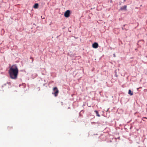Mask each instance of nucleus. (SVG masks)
<instances>
[{
	"label": "nucleus",
	"instance_id": "obj_1",
	"mask_svg": "<svg viewBox=\"0 0 147 147\" xmlns=\"http://www.w3.org/2000/svg\"><path fill=\"white\" fill-rule=\"evenodd\" d=\"M18 69L16 65H14L9 67V73L10 78L13 79H16L18 74Z\"/></svg>",
	"mask_w": 147,
	"mask_h": 147
},
{
	"label": "nucleus",
	"instance_id": "obj_2",
	"mask_svg": "<svg viewBox=\"0 0 147 147\" xmlns=\"http://www.w3.org/2000/svg\"><path fill=\"white\" fill-rule=\"evenodd\" d=\"M53 90L54 91H55L54 93L53 94L55 95V96L56 97L57 96L58 94L59 93V91L58 90V89L57 87H55L53 88Z\"/></svg>",
	"mask_w": 147,
	"mask_h": 147
},
{
	"label": "nucleus",
	"instance_id": "obj_3",
	"mask_svg": "<svg viewBox=\"0 0 147 147\" xmlns=\"http://www.w3.org/2000/svg\"><path fill=\"white\" fill-rule=\"evenodd\" d=\"M70 11L69 10L66 11L64 13V16L66 18H68L70 16Z\"/></svg>",
	"mask_w": 147,
	"mask_h": 147
},
{
	"label": "nucleus",
	"instance_id": "obj_4",
	"mask_svg": "<svg viewBox=\"0 0 147 147\" xmlns=\"http://www.w3.org/2000/svg\"><path fill=\"white\" fill-rule=\"evenodd\" d=\"M92 46L94 48L96 49L98 47V45L97 42H94L92 44Z\"/></svg>",
	"mask_w": 147,
	"mask_h": 147
},
{
	"label": "nucleus",
	"instance_id": "obj_5",
	"mask_svg": "<svg viewBox=\"0 0 147 147\" xmlns=\"http://www.w3.org/2000/svg\"><path fill=\"white\" fill-rule=\"evenodd\" d=\"M38 3H36L35 4L34 6L33 7L35 9L38 8Z\"/></svg>",
	"mask_w": 147,
	"mask_h": 147
},
{
	"label": "nucleus",
	"instance_id": "obj_6",
	"mask_svg": "<svg viewBox=\"0 0 147 147\" xmlns=\"http://www.w3.org/2000/svg\"><path fill=\"white\" fill-rule=\"evenodd\" d=\"M127 6L126 5H124L121 8V10H126Z\"/></svg>",
	"mask_w": 147,
	"mask_h": 147
},
{
	"label": "nucleus",
	"instance_id": "obj_7",
	"mask_svg": "<svg viewBox=\"0 0 147 147\" xmlns=\"http://www.w3.org/2000/svg\"><path fill=\"white\" fill-rule=\"evenodd\" d=\"M128 94L130 95L131 96L133 95V92H132L130 90H129Z\"/></svg>",
	"mask_w": 147,
	"mask_h": 147
},
{
	"label": "nucleus",
	"instance_id": "obj_8",
	"mask_svg": "<svg viewBox=\"0 0 147 147\" xmlns=\"http://www.w3.org/2000/svg\"><path fill=\"white\" fill-rule=\"evenodd\" d=\"M94 112H95L97 116L98 117H100V115L98 113L97 111L96 110H95V111H94Z\"/></svg>",
	"mask_w": 147,
	"mask_h": 147
},
{
	"label": "nucleus",
	"instance_id": "obj_9",
	"mask_svg": "<svg viewBox=\"0 0 147 147\" xmlns=\"http://www.w3.org/2000/svg\"><path fill=\"white\" fill-rule=\"evenodd\" d=\"M11 128H12V127H8V129H9H9H10Z\"/></svg>",
	"mask_w": 147,
	"mask_h": 147
},
{
	"label": "nucleus",
	"instance_id": "obj_10",
	"mask_svg": "<svg viewBox=\"0 0 147 147\" xmlns=\"http://www.w3.org/2000/svg\"><path fill=\"white\" fill-rule=\"evenodd\" d=\"M142 88V87H140V88H137V90H138H138H139V89L140 88Z\"/></svg>",
	"mask_w": 147,
	"mask_h": 147
},
{
	"label": "nucleus",
	"instance_id": "obj_11",
	"mask_svg": "<svg viewBox=\"0 0 147 147\" xmlns=\"http://www.w3.org/2000/svg\"><path fill=\"white\" fill-rule=\"evenodd\" d=\"M30 58L32 59V61L33 62V59L32 57H30Z\"/></svg>",
	"mask_w": 147,
	"mask_h": 147
},
{
	"label": "nucleus",
	"instance_id": "obj_12",
	"mask_svg": "<svg viewBox=\"0 0 147 147\" xmlns=\"http://www.w3.org/2000/svg\"><path fill=\"white\" fill-rule=\"evenodd\" d=\"M7 84H8L9 85H11V83L10 82H8L7 83Z\"/></svg>",
	"mask_w": 147,
	"mask_h": 147
},
{
	"label": "nucleus",
	"instance_id": "obj_13",
	"mask_svg": "<svg viewBox=\"0 0 147 147\" xmlns=\"http://www.w3.org/2000/svg\"><path fill=\"white\" fill-rule=\"evenodd\" d=\"M144 118H145V119H147V118H146V117H144Z\"/></svg>",
	"mask_w": 147,
	"mask_h": 147
},
{
	"label": "nucleus",
	"instance_id": "obj_14",
	"mask_svg": "<svg viewBox=\"0 0 147 147\" xmlns=\"http://www.w3.org/2000/svg\"><path fill=\"white\" fill-rule=\"evenodd\" d=\"M116 77H117V75H116Z\"/></svg>",
	"mask_w": 147,
	"mask_h": 147
}]
</instances>
